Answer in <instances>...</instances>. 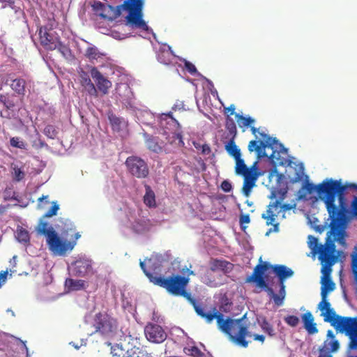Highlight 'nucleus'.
<instances>
[{
	"label": "nucleus",
	"mask_w": 357,
	"mask_h": 357,
	"mask_svg": "<svg viewBox=\"0 0 357 357\" xmlns=\"http://www.w3.org/2000/svg\"><path fill=\"white\" fill-rule=\"evenodd\" d=\"M314 192L325 204L331 220L332 232L339 235L340 225L357 216V184H343L341 180L333 178H326L318 185L306 181L299 190V198Z\"/></svg>",
	"instance_id": "f257e3e1"
},
{
	"label": "nucleus",
	"mask_w": 357,
	"mask_h": 357,
	"mask_svg": "<svg viewBox=\"0 0 357 357\" xmlns=\"http://www.w3.org/2000/svg\"><path fill=\"white\" fill-rule=\"evenodd\" d=\"M90 73L98 90L103 94H107L108 90L112 87V82L105 77L96 67H91Z\"/></svg>",
	"instance_id": "5701e85b"
},
{
	"label": "nucleus",
	"mask_w": 357,
	"mask_h": 357,
	"mask_svg": "<svg viewBox=\"0 0 357 357\" xmlns=\"http://www.w3.org/2000/svg\"><path fill=\"white\" fill-rule=\"evenodd\" d=\"M10 144L11 146L20 149L26 150L27 144L20 137H13L10 139Z\"/></svg>",
	"instance_id": "37998d69"
},
{
	"label": "nucleus",
	"mask_w": 357,
	"mask_h": 357,
	"mask_svg": "<svg viewBox=\"0 0 357 357\" xmlns=\"http://www.w3.org/2000/svg\"><path fill=\"white\" fill-rule=\"evenodd\" d=\"M79 77L81 78V84L82 86L88 91L91 96H96L97 90L95 85L92 83L89 75L84 70L81 69L79 71Z\"/></svg>",
	"instance_id": "cd10ccee"
},
{
	"label": "nucleus",
	"mask_w": 357,
	"mask_h": 357,
	"mask_svg": "<svg viewBox=\"0 0 357 357\" xmlns=\"http://www.w3.org/2000/svg\"><path fill=\"white\" fill-rule=\"evenodd\" d=\"M326 298L327 297H321L322 300L318 305V308L321 312V313L332 309L331 303L328 301L326 300Z\"/></svg>",
	"instance_id": "603ef678"
},
{
	"label": "nucleus",
	"mask_w": 357,
	"mask_h": 357,
	"mask_svg": "<svg viewBox=\"0 0 357 357\" xmlns=\"http://www.w3.org/2000/svg\"><path fill=\"white\" fill-rule=\"evenodd\" d=\"M144 0H126L125 6L128 9V15L126 17V26L139 29L144 32V38H146L150 34L155 37L153 30L143 20L142 9Z\"/></svg>",
	"instance_id": "9b49d317"
},
{
	"label": "nucleus",
	"mask_w": 357,
	"mask_h": 357,
	"mask_svg": "<svg viewBox=\"0 0 357 357\" xmlns=\"http://www.w3.org/2000/svg\"><path fill=\"white\" fill-rule=\"evenodd\" d=\"M184 104L182 101L176 102L172 107L173 110L181 109L183 107Z\"/></svg>",
	"instance_id": "774afa93"
},
{
	"label": "nucleus",
	"mask_w": 357,
	"mask_h": 357,
	"mask_svg": "<svg viewBox=\"0 0 357 357\" xmlns=\"http://www.w3.org/2000/svg\"><path fill=\"white\" fill-rule=\"evenodd\" d=\"M0 2L6 3V5L2 6L3 8H6V6H8L12 8H14L15 0H0Z\"/></svg>",
	"instance_id": "0e129e2a"
},
{
	"label": "nucleus",
	"mask_w": 357,
	"mask_h": 357,
	"mask_svg": "<svg viewBox=\"0 0 357 357\" xmlns=\"http://www.w3.org/2000/svg\"><path fill=\"white\" fill-rule=\"evenodd\" d=\"M227 129L229 130V133L233 135V137L236 135V127L234 121L232 119H230L227 122L226 125Z\"/></svg>",
	"instance_id": "4d7b16f0"
},
{
	"label": "nucleus",
	"mask_w": 357,
	"mask_h": 357,
	"mask_svg": "<svg viewBox=\"0 0 357 357\" xmlns=\"http://www.w3.org/2000/svg\"><path fill=\"white\" fill-rule=\"evenodd\" d=\"M134 112L141 123L151 128H156L158 132L165 136L168 143L178 146L184 145L180 124L172 116L171 112L156 116L150 110H141L138 107Z\"/></svg>",
	"instance_id": "39448f33"
},
{
	"label": "nucleus",
	"mask_w": 357,
	"mask_h": 357,
	"mask_svg": "<svg viewBox=\"0 0 357 357\" xmlns=\"http://www.w3.org/2000/svg\"><path fill=\"white\" fill-rule=\"evenodd\" d=\"M269 149L272 153L269 155V163H271L273 168L269 169V182L274 176L275 184L271 188L269 198L272 202L269 204V225L274 227L273 231L278 230V224H275V216L278 217L281 214L284 217V213L295 207V204H282L285 199L289 187L287 178L282 172H278V167H287L291 162L289 159L288 150L275 137L269 136Z\"/></svg>",
	"instance_id": "f03ea898"
},
{
	"label": "nucleus",
	"mask_w": 357,
	"mask_h": 357,
	"mask_svg": "<svg viewBox=\"0 0 357 357\" xmlns=\"http://www.w3.org/2000/svg\"><path fill=\"white\" fill-rule=\"evenodd\" d=\"M250 129H251V131H252V133L255 135V137H256V139H260L259 138V135L261 137H262V139L261 140H266V139H268V135L266 134L264 132H259V129L256 128L254 126H251L250 127Z\"/></svg>",
	"instance_id": "6e6d98bb"
},
{
	"label": "nucleus",
	"mask_w": 357,
	"mask_h": 357,
	"mask_svg": "<svg viewBox=\"0 0 357 357\" xmlns=\"http://www.w3.org/2000/svg\"><path fill=\"white\" fill-rule=\"evenodd\" d=\"M143 136L144 137L146 146L150 151L154 153H159L162 151L163 143L159 142L158 137H153L147 132H144Z\"/></svg>",
	"instance_id": "c85d7f7f"
},
{
	"label": "nucleus",
	"mask_w": 357,
	"mask_h": 357,
	"mask_svg": "<svg viewBox=\"0 0 357 357\" xmlns=\"http://www.w3.org/2000/svg\"><path fill=\"white\" fill-rule=\"evenodd\" d=\"M284 321L291 327L297 326L300 322L299 318L295 315H288L284 318Z\"/></svg>",
	"instance_id": "09e8293b"
},
{
	"label": "nucleus",
	"mask_w": 357,
	"mask_h": 357,
	"mask_svg": "<svg viewBox=\"0 0 357 357\" xmlns=\"http://www.w3.org/2000/svg\"><path fill=\"white\" fill-rule=\"evenodd\" d=\"M39 36L41 45L46 50H56L60 42L57 33L54 30L46 27L40 28Z\"/></svg>",
	"instance_id": "6ab92c4d"
},
{
	"label": "nucleus",
	"mask_w": 357,
	"mask_h": 357,
	"mask_svg": "<svg viewBox=\"0 0 357 357\" xmlns=\"http://www.w3.org/2000/svg\"><path fill=\"white\" fill-rule=\"evenodd\" d=\"M13 176L14 180L20 181L24 177V172L21 168L15 167L13 168Z\"/></svg>",
	"instance_id": "5fc2aeb1"
},
{
	"label": "nucleus",
	"mask_w": 357,
	"mask_h": 357,
	"mask_svg": "<svg viewBox=\"0 0 357 357\" xmlns=\"http://www.w3.org/2000/svg\"><path fill=\"white\" fill-rule=\"evenodd\" d=\"M111 354L113 356L123 357V356H125V349L122 345L116 344L111 347Z\"/></svg>",
	"instance_id": "a18cd8bd"
},
{
	"label": "nucleus",
	"mask_w": 357,
	"mask_h": 357,
	"mask_svg": "<svg viewBox=\"0 0 357 357\" xmlns=\"http://www.w3.org/2000/svg\"><path fill=\"white\" fill-rule=\"evenodd\" d=\"M179 60L184 62L185 69L191 74L196 75H201L199 73L197 72V68L194 64L190 63V61H186L185 59H183L179 58Z\"/></svg>",
	"instance_id": "de8ad7c7"
},
{
	"label": "nucleus",
	"mask_w": 357,
	"mask_h": 357,
	"mask_svg": "<svg viewBox=\"0 0 357 357\" xmlns=\"http://www.w3.org/2000/svg\"><path fill=\"white\" fill-rule=\"evenodd\" d=\"M139 349L133 347L128 349L127 351H125V356H123V357H148L147 354H142V356H139Z\"/></svg>",
	"instance_id": "49530a36"
},
{
	"label": "nucleus",
	"mask_w": 357,
	"mask_h": 357,
	"mask_svg": "<svg viewBox=\"0 0 357 357\" xmlns=\"http://www.w3.org/2000/svg\"><path fill=\"white\" fill-rule=\"evenodd\" d=\"M202 153L205 155H208L211 153V149L208 145L204 144L202 146Z\"/></svg>",
	"instance_id": "69168bd1"
},
{
	"label": "nucleus",
	"mask_w": 357,
	"mask_h": 357,
	"mask_svg": "<svg viewBox=\"0 0 357 357\" xmlns=\"http://www.w3.org/2000/svg\"><path fill=\"white\" fill-rule=\"evenodd\" d=\"M269 271L278 279L277 283L274 282L273 279L271 281L269 280V296H271L276 306H282L286 297L285 280L292 277L294 272L290 268L282 264L272 265L269 264Z\"/></svg>",
	"instance_id": "9d476101"
},
{
	"label": "nucleus",
	"mask_w": 357,
	"mask_h": 357,
	"mask_svg": "<svg viewBox=\"0 0 357 357\" xmlns=\"http://www.w3.org/2000/svg\"><path fill=\"white\" fill-rule=\"evenodd\" d=\"M178 59L174 54L171 47L169 45H164L160 47L157 52L158 61L165 65H169L174 63V60Z\"/></svg>",
	"instance_id": "a878e982"
},
{
	"label": "nucleus",
	"mask_w": 357,
	"mask_h": 357,
	"mask_svg": "<svg viewBox=\"0 0 357 357\" xmlns=\"http://www.w3.org/2000/svg\"><path fill=\"white\" fill-rule=\"evenodd\" d=\"M115 96L123 107L131 112H136L137 102L135 95L127 83H119L115 88Z\"/></svg>",
	"instance_id": "dca6fc26"
},
{
	"label": "nucleus",
	"mask_w": 357,
	"mask_h": 357,
	"mask_svg": "<svg viewBox=\"0 0 357 357\" xmlns=\"http://www.w3.org/2000/svg\"><path fill=\"white\" fill-rule=\"evenodd\" d=\"M44 134L50 139L56 137L57 131L54 126L47 125L44 129Z\"/></svg>",
	"instance_id": "8fccbe9b"
},
{
	"label": "nucleus",
	"mask_w": 357,
	"mask_h": 357,
	"mask_svg": "<svg viewBox=\"0 0 357 357\" xmlns=\"http://www.w3.org/2000/svg\"><path fill=\"white\" fill-rule=\"evenodd\" d=\"M55 227L60 231L61 236L52 225L43 220L40 221L36 230L46 237L48 248L54 255L64 257L74 249L81 235L75 231L73 222L68 219L60 218Z\"/></svg>",
	"instance_id": "7ed1b4c3"
},
{
	"label": "nucleus",
	"mask_w": 357,
	"mask_h": 357,
	"mask_svg": "<svg viewBox=\"0 0 357 357\" xmlns=\"http://www.w3.org/2000/svg\"><path fill=\"white\" fill-rule=\"evenodd\" d=\"M325 322H328L335 330L349 338L344 357H357V317L337 315L333 308L321 314Z\"/></svg>",
	"instance_id": "0eeeda50"
},
{
	"label": "nucleus",
	"mask_w": 357,
	"mask_h": 357,
	"mask_svg": "<svg viewBox=\"0 0 357 357\" xmlns=\"http://www.w3.org/2000/svg\"><path fill=\"white\" fill-rule=\"evenodd\" d=\"M146 339L153 343H161L167 338V333L158 324L149 323L144 328Z\"/></svg>",
	"instance_id": "412c9836"
},
{
	"label": "nucleus",
	"mask_w": 357,
	"mask_h": 357,
	"mask_svg": "<svg viewBox=\"0 0 357 357\" xmlns=\"http://www.w3.org/2000/svg\"><path fill=\"white\" fill-rule=\"evenodd\" d=\"M112 36L114 38L117 40H123L130 36V34L121 33L116 31H113L112 32Z\"/></svg>",
	"instance_id": "13d9d810"
},
{
	"label": "nucleus",
	"mask_w": 357,
	"mask_h": 357,
	"mask_svg": "<svg viewBox=\"0 0 357 357\" xmlns=\"http://www.w3.org/2000/svg\"><path fill=\"white\" fill-rule=\"evenodd\" d=\"M30 140L33 147L35 149H41L48 146L47 144L41 139V136L36 129H35L34 133L30 136Z\"/></svg>",
	"instance_id": "4c0bfd02"
},
{
	"label": "nucleus",
	"mask_w": 357,
	"mask_h": 357,
	"mask_svg": "<svg viewBox=\"0 0 357 357\" xmlns=\"http://www.w3.org/2000/svg\"><path fill=\"white\" fill-rule=\"evenodd\" d=\"M250 221V217L248 215H241L240 216V225L243 230H245L246 227L244 226L243 224L245 223H249Z\"/></svg>",
	"instance_id": "052dcab7"
},
{
	"label": "nucleus",
	"mask_w": 357,
	"mask_h": 357,
	"mask_svg": "<svg viewBox=\"0 0 357 357\" xmlns=\"http://www.w3.org/2000/svg\"><path fill=\"white\" fill-rule=\"evenodd\" d=\"M0 102L8 109H12L15 107V96L10 94H0Z\"/></svg>",
	"instance_id": "ea45409f"
},
{
	"label": "nucleus",
	"mask_w": 357,
	"mask_h": 357,
	"mask_svg": "<svg viewBox=\"0 0 357 357\" xmlns=\"http://www.w3.org/2000/svg\"><path fill=\"white\" fill-rule=\"evenodd\" d=\"M345 224L342 223L340 225L338 229L340 234L337 235L335 232H332L331 222L330 223L331 230L328 232L324 245H319L317 238L312 235L308 236V246L314 255L319 254V259L321 264L326 263V265H333L337 261V256L335 255V241L339 242L341 245L345 243L344 238V226Z\"/></svg>",
	"instance_id": "6e6552de"
},
{
	"label": "nucleus",
	"mask_w": 357,
	"mask_h": 357,
	"mask_svg": "<svg viewBox=\"0 0 357 357\" xmlns=\"http://www.w3.org/2000/svg\"><path fill=\"white\" fill-rule=\"evenodd\" d=\"M196 312L208 324L215 319L218 328L227 335L231 342L241 347H248V342L245 340V337L249 335L248 330L250 323L246 314L240 319H232L225 316L215 308L208 312H205L204 309L197 308Z\"/></svg>",
	"instance_id": "20e7f679"
},
{
	"label": "nucleus",
	"mask_w": 357,
	"mask_h": 357,
	"mask_svg": "<svg viewBox=\"0 0 357 357\" xmlns=\"http://www.w3.org/2000/svg\"><path fill=\"white\" fill-rule=\"evenodd\" d=\"M340 347V344L337 340H325L319 349L332 354L337 351Z\"/></svg>",
	"instance_id": "c756f323"
},
{
	"label": "nucleus",
	"mask_w": 357,
	"mask_h": 357,
	"mask_svg": "<svg viewBox=\"0 0 357 357\" xmlns=\"http://www.w3.org/2000/svg\"><path fill=\"white\" fill-rule=\"evenodd\" d=\"M171 259L170 251H165L162 253H153L149 259L143 262H144L146 269L155 276V275L160 271L161 266L167 264Z\"/></svg>",
	"instance_id": "a211bd4d"
},
{
	"label": "nucleus",
	"mask_w": 357,
	"mask_h": 357,
	"mask_svg": "<svg viewBox=\"0 0 357 357\" xmlns=\"http://www.w3.org/2000/svg\"><path fill=\"white\" fill-rule=\"evenodd\" d=\"M93 264L90 258L81 257L68 266L69 274L72 277L89 278L95 273Z\"/></svg>",
	"instance_id": "4468645a"
},
{
	"label": "nucleus",
	"mask_w": 357,
	"mask_h": 357,
	"mask_svg": "<svg viewBox=\"0 0 357 357\" xmlns=\"http://www.w3.org/2000/svg\"><path fill=\"white\" fill-rule=\"evenodd\" d=\"M225 150L234 159L241 156L240 149L236 146L234 137L230 139L225 146Z\"/></svg>",
	"instance_id": "72a5a7b5"
},
{
	"label": "nucleus",
	"mask_w": 357,
	"mask_h": 357,
	"mask_svg": "<svg viewBox=\"0 0 357 357\" xmlns=\"http://www.w3.org/2000/svg\"><path fill=\"white\" fill-rule=\"evenodd\" d=\"M215 266L225 273L230 272L233 268V264L225 260H216Z\"/></svg>",
	"instance_id": "c03bdc74"
},
{
	"label": "nucleus",
	"mask_w": 357,
	"mask_h": 357,
	"mask_svg": "<svg viewBox=\"0 0 357 357\" xmlns=\"http://www.w3.org/2000/svg\"><path fill=\"white\" fill-rule=\"evenodd\" d=\"M91 6L96 15L109 20H114L119 17L122 10L128 11V9L125 6V2L122 5L114 7L106 2L94 1Z\"/></svg>",
	"instance_id": "2eb2a0df"
},
{
	"label": "nucleus",
	"mask_w": 357,
	"mask_h": 357,
	"mask_svg": "<svg viewBox=\"0 0 357 357\" xmlns=\"http://www.w3.org/2000/svg\"><path fill=\"white\" fill-rule=\"evenodd\" d=\"M351 271L354 275L355 284L356 285L357 291V253L352 255L351 259Z\"/></svg>",
	"instance_id": "3c124183"
},
{
	"label": "nucleus",
	"mask_w": 357,
	"mask_h": 357,
	"mask_svg": "<svg viewBox=\"0 0 357 357\" xmlns=\"http://www.w3.org/2000/svg\"><path fill=\"white\" fill-rule=\"evenodd\" d=\"M7 271H1L0 272V288L6 283L7 280Z\"/></svg>",
	"instance_id": "e2e57ef3"
},
{
	"label": "nucleus",
	"mask_w": 357,
	"mask_h": 357,
	"mask_svg": "<svg viewBox=\"0 0 357 357\" xmlns=\"http://www.w3.org/2000/svg\"><path fill=\"white\" fill-rule=\"evenodd\" d=\"M144 203L149 208L156 207L155 195L151 188L146 185H145V194L144 195Z\"/></svg>",
	"instance_id": "7c9ffc66"
},
{
	"label": "nucleus",
	"mask_w": 357,
	"mask_h": 357,
	"mask_svg": "<svg viewBox=\"0 0 357 357\" xmlns=\"http://www.w3.org/2000/svg\"><path fill=\"white\" fill-rule=\"evenodd\" d=\"M113 130H120L125 125L126 122L123 119L119 118L113 114H110L108 116Z\"/></svg>",
	"instance_id": "58836bf2"
},
{
	"label": "nucleus",
	"mask_w": 357,
	"mask_h": 357,
	"mask_svg": "<svg viewBox=\"0 0 357 357\" xmlns=\"http://www.w3.org/2000/svg\"><path fill=\"white\" fill-rule=\"evenodd\" d=\"M140 267L151 282L165 288L173 295L185 297L192 304L195 311L197 308L203 309L197 301L191 296V294L185 291V287L189 282L188 278L181 275L168 278L153 276L150 271L146 269L144 262H142V261H140Z\"/></svg>",
	"instance_id": "1a4fd4ad"
},
{
	"label": "nucleus",
	"mask_w": 357,
	"mask_h": 357,
	"mask_svg": "<svg viewBox=\"0 0 357 357\" xmlns=\"http://www.w3.org/2000/svg\"><path fill=\"white\" fill-rule=\"evenodd\" d=\"M59 209V205L56 202H52L51 208L44 215L45 218H51L56 215Z\"/></svg>",
	"instance_id": "864d4df0"
},
{
	"label": "nucleus",
	"mask_w": 357,
	"mask_h": 357,
	"mask_svg": "<svg viewBox=\"0 0 357 357\" xmlns=\"http://www.w3.org/2000/svg\"><path fill=\"white\" fill-rule=\"evenodd\" d=\"M236 160V167L235 171L236 174L238 175H248L250 174V170L248 168L246 165L245 164L244 160L241 158V156L235 158Z\"/></svg>",
	"instance_id": "c9c22d12"
},
{
	"label": "nucleus",
	"mask_w": 357,
	"mask_h": 357,
	"mask_svg": "<svg viewBox=\"0 0 357 357\" xmlns=\"http://www.w3.org/2000/svg\"><path fill=\"white\" fill-rule=\"evenodd\" d=\"M126 166L128 172L137 178H144L148 176L149 169L144 160L142 158L131 155L127 158Z\"/></svg>",
	"instance_id": "f3484780"
},
{
	"label": "nucleus",
	"mask_w": 357,
	"mask_h": 357,
	"mask_svg": "<svg viewBox=\"0 0 357 357\" xmlns=\"http://www.w3.org/2000/svg\"><path fill=\"white\" fill-rule=\"evenodd\" d=\"M93 326L96 333L107 337L114 336L118 329L116 319L105 312H99L95 315Z\"/></svg>",
	"instance_id": "f8f14e48"
},
{
	"label": "nucleus",
	"mask_w": 357,
	"mask_h": 357,
	"mask_svg": "<svg viewBox=\"0 0 357 357\" xmlns=\"http://www.w3.org/2000/svg\"><path fill=\"white\" fill-rule=\"evenodd\" d=\"M61 53L62 56L66 60L71 61L74 60L75 56L72 53L71 50L66 45L63 44L61 41L58 43L56 49Z\"/></svg>",
	"instance_id": "e433bc0d"
},
{
	"label": "nucleus",
	"mask_w": 357,
	"mask_h": 357,
	"mask_svg": "<svg viewBox=\"0 0 357 357\" xmlns=\"http://www.w3.org/2000/svg\"><path fill=\"white\" fill-rule=\"evenodd\" d=\"M15 238L17 240L22 243H26L29 242L30 237L28 231L22 227H18L16 233Z\"/></svg>",
	"instance_id": "a19ab883"
},
{
	"label": "nucleus",
	"mask_w": 357,
	"mask_h": 357,
	"mask_svg": "<svg viewBox=\"0 0 357 357\" xmlns=\"http://www.w3.org/2000/svg\"><path fill=\"white\" fill-rule=\"evenodd\" d=\"M82 42L87 45L84 55L91 63L102 61L105 59L106 54L100 52L96 46L85 40H82Z\"/></svg>",
	"instance_id": "393cba45"
},
{
	"label": "nucleus",
	"mask_w": 357,
	"mask_h": 357,
	"mask_svg": "<svg viewBox=\"0 0 357 357\" xmlns=\"http://www.w3.org/2000/svg\"><path fill=\"white\" fill-rule=\"evenodd\" d=\"M119 218L121 229L126 235H146L155 227L153 221L144 215L142 210L136 204L123 205L120 209Z\"/></svg>",
	"instance_id": "423d86ee"
},
{
	"label": "nucleus",
	"mask_w": 357,
	"mask_h": 357,
	"mask_svg": "<svg viewBox=\"0 0 357 357\" xmlns=\"http://www.w3.org/2000/svg\"><path fill=\"white\" fill-rule=\"evenodd\" d=\"M204 79H206V82H207V83H208V89L210 90L211 95H212L213 96H214V97H215V96L218 97V91H217V90L214 88V86H213V82H212L211 80H209V79H206V77H204Z\"/></svg>",
	"instance_id": "680f3d73"
},
{
	"label": "nucleus",
	"mask_w": 357,
	"mask_h": 357,
	"mask_svg": "<svg viewBox=\"0 0 357 357\" xmlns=\"http://www.w3.org/2000/svg\"><path fill=\"white\" fill-rule=\"evenodd\" d=\"M221 189L225 192H229L232 190L231 183L225 180L221 183Z\"/></svg>",
	"instance_id": "bf43d9fd"
},
{
	"label": "nucleus",
	"mask_w": 357,
	"mask_h": 357,
	"mask_svg": "<svg viewBox=\"0 0 357 357\" xmlns=\"http://www.w3.org/2000/svg\"><path fill=\"white\" fill-rule=\"evenodd\" d=\"M321 272L324 275L322 278V287H321V297H327V294L329 291H332L335 289V284L330 278V274L332 271L331 266L333 265H326V263L321 264Z\"/></svg>",
	"instance_id": "4be33fe9"
},
{
	"label": "nucleus",
	"mask_w": 357,
	"mask_h": 357,
	"mask_svg": "<svg viewBox=\"0 0 357 357\" xmlns=\"http://www.w3.org/2000/svg\"><path fill=\"white\" fill-rule=\"evenodd\" d=\"M303 326L309 334H315L318 333L317 324L314 319L310 312H307L302 315Z\"/></svg>",
	"instance_id": "bb28decb"
},
{
	"label": "nucleus",
	"mask_w": 357,
	"mask_h": 357,
	"mask_svg": "<svg viewBox=\"0 0 357 357\" xmlns=\"http://www.w3.org/2000/svg\"><path fill=\"white\" fill-rule=\"evenodd\" d=\"M184 352L192 357H206L197 347H186L184 348Z\"/></svg>",
	"instance_id": "79ce46f5"
},
{
	"label": "nucleus",
	"mask_w": 357,
	"mask_h": 357,
	"mask_svg": "<svg viewBox=\"0 0 357 357\" xmlns=\"http://www.w3.org/2000/svg\"><path fill=\"white\" fill-rule=\"evenodd\" d=\"M267 271L268 261L257 264L255 267L252 273L245 278V282L250 284L257 293L261 292L262 291H267L268 274H266Z\"/></svg>",
	"instance_id": "ddd939ff"
},
{
	"label": "nucleus",
	"mask_w": 357,
	"mask_h": 357,
	"mask_svg": "<svg viewBox=\"0 0 357 357\" xmlns=\"http://www.w3.org/2000/svg\"><path fill=\"white\" fill-rule=\"evenodd\" d=\"M235 117L238 126L241 128H250L252 124L255 122V120L249 116H245L240 114H235Z\"/></svg>",
	"instance_id": "f704fd0d"
},
{
	"label": "nucleus",
	"mask_w": 357,
	"mask_h": 357,
	"mask_svg": "<svg viewBox=\"0 0 357 357\" xmlns=\"http://www.w3.org/2000/svg\"><path fill=\"white\" fill-rule=\"evenodd\" d=\"M10 109H6V110L2 111L1 112V116L3 118L10 119L11 113H10Z\"/></svg>",
	"instance_id": "338daca9"
},
{
	"label": "nucleus",
	"mask_w": 357,
	"mask_h": 357,
	"mask_svg": "<svg viewBox=\"0 0 357 357\" xmlns=\"http://www.w3.org/2000/svg\"><path fill=\"white\" fill-rule=\"evenodd\" d=\"M65 286L69 291H78L85 288L86 282L83 280L67 278L65 281Z\"/></svg>",
	"instance_id": "473e14b6"
},
{
	"label": "nucleus",
	"mask_w": 357,
	"mask_h": 357,
	"mask_svg": "<svg viewBox=\"0 0 357 357\" xmlns=\"http://www.w3.org/2000/svg\"><path fill=\"white\" fill-rule=\"evenodd\" d=\"M257 178V175L248 174L244 176V181L242 190L245 197H248L250 195L252 188L255 185Z\"/></svg>",
	"instance_id": "2f4dec72"
},
{
	"label": "nucleus",
	"mask_w": 357,
	"mask_h": 357,
	"mask_svg": "<svg viewBox=\"0 0 357 357\" xmlns=\"http://www.w3.org/2000/svg\"><path fill=\"white\" fill-rule=\"evenodd\" d=\"M266 147H268V139H255L249 142L248 149L250 153L255 152L257 159L261 160L268 157L266 151Z\"/></svg>",
	"instance_id": "b1692460"
},
{
	"label": "nucleus",
	"mask_w": 357,
	"mask_h": 357,
	"mask_svg": "<svg viewBox=\"0 0 357 357\" xmlns=\"http://www.w3.org/2000/svg\"><path fill=\"white\" fill-rule=\"evenodd\" d=\"M5 84L10 86L11 89L19 96H25L29 85V81L24 77H15L9 74L5 79Z\"/></svg>",
	"instance_id": "aec40b11"
}]
</instances>
